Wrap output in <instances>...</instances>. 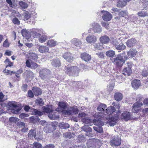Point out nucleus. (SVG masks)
<instances>
[{
    "instance_id": "f257e3e1",
    "label": "nucleus",
    "mask_w": 148,
    "mask_h": 148,
    "mask_svg": "<svg viewBox=\"0 0 148 148\" xmlns=\"http://www.w3.org/2000/svg\"><path fill=\"white\" fill-rule=\"evenodd\" d=\"M127 58L124 53L118 54L115 58H114L113 62L117 66L121 67L122 66Z\"/></svg>"
},
{
    "instance_id": "f03ea898",
    "label": "nucleus",
    "mask_w": 148,
    "mask_h": 148,
    "mask_svg": "<svg viewBox=\"0 0 148 148\" xmlns=\"http://www.w3.org/2000/svg\"><path fill=\"white\" fill-rule=\"evenodd\" d=\"M79 68L76 66H66L65 69L66 73L69 76H77L79 73Z\"/></svg>"
},
{
    "instance_id": "7ed1b4c3",
    "label": "nucleus",
    "mask_w": 148,
    "mask_h": 148,
    "mask_svg": "<svg viewBox=\"0 0 148 148\" xmlns=\"http://www.w3.org/2000/svg\"><path fill=\"white\" fill-rule=\"evenodd\" d=\"M102 144L101 141L98 140H89L86 143L87 147L89 148H99Z\"/></svg>"
},
{
    "instance_id": "20e7f679",
    "label": "nucleus",
    "mask_w": 148,
    "mask_h": 148,
    "mask_svg": "<svg viewBox=\"0 0 148 148\" xmlns=\"http://www.w3.org/2000/svg\"><path fill=\"white\" fill-rule=\"evenodd\" d=\"M102 114V113L96 112L94 115L95 118L93 120V123L95 125L99 127L104 125L103 123L101 120V117H103Z\"/></svg>"
},
{
    "instance_id": "39448f33",
    "label": "nucleus",
    "mask_w": 148,
    "mask_h": 148,
    "mask_svg": "<svg viewBox=\"0 0 148 148\" xmlns=\"http://www.w3.org/2000/svg\"><path fill=\"white\" fill-rule=\"evenodd\" d=\"M78 110L76 106L70 107L67 108L66 110L63 111V114L67 115H72L77 114Z\"/></svg>"
},
{
    "instance_id": "423d86ee",
    "label": "nucleus",
    "mask_w": 148,
    "mask_h": 148,
    "mask_svg": "<svg viewBox=\"0 0 148 148\" xmlns=\"http://www.w3.org/2000/svg\"><path fill=\"white\" fill-rule=\"evenodd\" d=\"M8 104L10 107L12 108L11 112L14 114H17L21 110V107L14 101L9 102Z\"/></svg>"
},
{
    "instance_id": "0eeeda50",
    "label": "nucleus",
    "mask_w": 148,
    "mask_h": 148,
    "mask_svg": "<svg viewBox=\"0 0 148 148\" xmlns=\"http://www.w3.org/2000/svg\"><path fill=\"white\" fill-rule=\"evenodd\" d=\"M121 143V140L119 136L116 135L113 136L111 140L110 144L111 145L118 146Z\"/></svg>"
},
{
    "instance_id": "6e6552de",
    "label": "nucleus",
    "mask_w": 148,
    "mask_h": 148,
    "mask_svg": "<svg viewBox=\"0 0 148 148\" xmlns=\"http://www.w3.org/2000/svg\"><path fill=\"white\" fill-rule=\"evenodd\" d=\"M58 106L59 108H58L56 109V111L59 112H62L63 114V111L66 110V109L67 108V104L63 102H60L58 103Z\"/></svg>"
},
{
    "instance_id": "1a4fd4ad",
    "label": "nucleus",
    "mask_w": 148,
    "mask_h": 148,
    "mask_svg": "<svg viewBox=\"0 0 148 148\" xmlns=\"http://www.w3.org/2000/svg\"><path fill=\"white\" fill-rule=\"evenodd\" d=\"M50 70L44 69L41 70L39 72L40 76L43 80L45 79L47 77L49 74L50 73Z\"/></svg>"
},
{
    "instance_id": "9d476101",
    "label": "nucleus",
    "mask_w": 148,
    "mask_h": 148,
    "mask_svg": "<svg viewBox=\"0 0 148 148\" xmlns=\"http://www.w3.org/2000/svg\"><path fill=\"white\" fill-rule=\"evenodd\" d=\"M101 13L103 14L102 18L103 20L106 21H109L111 20L112 18V15L109 12L105 11H102Z\"/></svg>"
},
{
    "instance_id": "9b49d317",
    "label": "nucleus",
    "mask_w": 148,
    "mask_h": 148,
    "mask_svg": "<svg viewBox=\"0 0 148 148\" xmlns=\"http://www.w3.org/2000/svg\"><path fill=\"white\" fill-rule=\"evenodd\" d=\"M143 103L140 102L138 101L134 103L133 105L132 111L134 113L138 112L139 111V108L142 106Z\"/></svg>"
},
{
    "instance_id": "f8f14e48",
    "label": "nucleus",
    "mask_w": 148,
    "mask_h": 148,
    "mask_svg": "<svg viewBox=\"0 0 148 148\" xmlns=\"http://www.w3.org/2000/svg\"><path fill=\"white\" fill-rule=\"evenodd\" d=\"M107 106L106 105L104 104H101L97 107V109L98 111L101 112V113H102V116L103 117H106V114H105V110Z\"/></svg>"
},
{
    "instance_id": "ddd939ff",
    "label": "nucleus",
    "mask_w": 148,
    "mask_h": 148,
    "mask_svg": "<svg viewBox=\"0 0 148 148\" xmlns=\"http://www.w3.org/2000/svg\"><path fill=\"white\" fill-rule=\"evenodd\" d=\"M62 57L67 61L71 62L73 60L72 55L69 52L65 53L62 55Z\"/></svg>"
},
{
    "instance_id": "4468645a",
    "label": "nucleus",
    "mask_w": 148,
    "mask_h": 148,
    "mask_svg": "<svg viewBox=\"0 0 148 148\" xmlns=\"http://www.w3.org/2000/svg\"><path fill=\"white\" fill-rule=\"evenodd\" d=\"M26 64L27 67L34 69H35L38 67V65L36 63L31 61L29 60H26Z\"/></svg>"
},
{
    "instance_id": "2eb2a0df",
    "label": "nucleus",
    "mask_w": 148,
    "mask_h": 148,
    "mask_svg": "<svg viewBox=\"0 0 148 148\" xmlns=\"http://www.w3.org/2000/svg\"><path fill=\"white\" fill-rule=\"evenodd\" d=\"M132 117L131 113L127 111L124 112L122 113L121 115V118L123 119L126 121H127L130 119Z\"/></svg>"
},
{
    "instance_id": "dca6fc26",
    "label": "nucleus",
    "mask_w": 148,
    "mask_h": 148,
    "mask_svg": "<svg viewBox=\"0 0 148 148\" xmlns=\"http://www.w3.org/2000/svg\"><path fill=\"white\" fill-rule=\"evenodd\" d=\"M108 120L107 121V123L110 125V126H113L116 125V119L114 117H111L110 116L109 117H106Z\"/></svg>"
},
{
    "instance_id": "f3484780",
    "label": "nucleus",
    "mask_w": 148,
    "mask_h": 148,
    "mask_svg": "<svg viewBox=\"0 0 148 148\" xmlns=\"http://www.w3.org/2000/svg\"><path fill=\"white\" fill-rule=\"evenodd\" d=\"M93 29L95 32L100 33L102 31V29L99 25L97 23H93Z\"/></svg>"
},
{
    "instance_id": "a211bd4d",
    "label": "nucleus",
    "mask_w": 148,
    "mask_h": 148,
    "mask_svg": "<svg viewBox=\"0 0 148 148\" xmlns=\"http://www.w3.org/2000/svg\"><path fill=\"white\" fill-rule=\"evenodd\" d=\"M115 111V108L113 106H111L108 107L107 108H106L105 112V113L107 114H106V116L108 117H109L110 116V115Z\"/></svg>"
},
{
    "instance_id": "6ab92c4d",
    "label": "nucleus",
    "mask_w": 148,
    "mask_h": 148,
    "mask_svg": "<svg viewBox=\"0 0 148 148\" xmlns=\"http://www.w3.org/2000/svg\"><path fill=\"white\" fill-rule=\"evenodd\" d=\"M97 39L96 36L93 35H89L87 36L86 38V41L90 43L95 42L97 41Z\"/></svg>"
},
{
    "instance_id": "aec40b11",
    "label": "nucleus",
    "mask_w": 148,
    "mask_h": 148,
    "mask_svg": "<svg viewBox=\"0 0 148 148\" xmlns=\"http://www.w3.org/2000/svg\"><path fill=\"white\" fill-rule=\"evenodd\" d=\"M100 42L102 44H106L108 43L110 41L109 37L107 35L101 36L99 39Z\"/></svg>"
},
{
    "instance_id": "412c9836",
    "label": "nucleus",
    "mask_w": 148,
    "mask_h": 148,
    "mask_svg": "<svg viewBox=\"0 0 148 148\" xmlns=\"http://www.w3.org/2000/svg\"><path fill=\"white\" fill-rule=\"evenodd\" d=\"M123 73L125 75L129 76L132 73L131 67H130L129 65L127 66V67L123 69Z\"/></svg>"
},
{
    "instance_id": "4be33fe9",
    "label": "nucleus",
    "mask_w": 148,
    "mask_h": 148,
    "mask_svg": "<svg viewBox=\"0 0 148 148\" xmlns=\"http://www.w3.org/2000/svg\"><path fill=\"white\" fill-rule=\"evenodd\" d=\"M51 62V64L54 67H59L61 65V63L60 60L57 58L52 60Z\"/></svg>"
},
{
    "instance_id": "5701e85b",
    "label": "nucleus",
    "mask_w": 148,
    "mask_h": 148,
    "mask_svg": "<svg viewBox=\"0 0 148 148\" xmlns=\"http://www.w3.org/2000/svg\"><path fill=\"white\" fill-rule=\"evenodd\" d=\"M81 57L82 59L86 62H88L91 59V57L90 55L86 53H84L81 55Z\"/></svg>"
},
{
    "instance_id": "b1692460",
    "label": "nucleus",
    "mask_w": 148,
    "mask_h": 148,
    "mask_svg": "<svg viewBox=\"0 0 148 148\" xmlns=\"http://www.w3.org/2000/svg\"><path fill=\"white\" fill-rule=\"evenodd\" d=\"M136 40L135 39L132 38L128 40L126 43L128 47H131L134 46L136 43Z\"/></svg>"
},
{
    "instance_id": "393cba45",
    "label": "nucleus",
    "mask_w": 148,
    "mask_h": 148,
    "mask_svg": "<svg viewBox=\"0 0 148 148\" xmlns=\"http://www.w3.org/2000/svg\"><path fill=\"white\" fill-rule=\"evenodd\" d=\"M137 53V51L136 49H131L128 51L127 53L128 56L131 58L134 57Z\"/></svg>"
},
{
    "instance_id": "a878e982",
    "label": "nucleus",
    "mask_w": 148,
    "mask_h": 148,
    "mask_svg": "<svg viewBox=\"0 0 148 148\" xmlns=\"http://www.w3.org/2000/svg\"><path fill=\"white\" fill-rule=\"evenodd\" d=\"M44 31L42 29L37 30V32H32V35L34 38H39L41 36V34L43 33Z\"/></svg>"
},
{
    "instance_id": "bb28decb",
    "label": "nucleus",
    "mask_w": 148,
    "mask_h": 148,
    "mask_svg": "<svg viewBox=\"0 0 148 148\" xmlns=\"http://www.w3.org/2000/svg\"><path fill=\"white\" fill-rule=\"evenodd\" d=\"M82 121L83 123L85 124H89L90 125H92L93 123L92 122V120L87 116L86 117L83 118Z\"/></svg>"
},
{
    "instance_id": "cd10ccee",
    "label": "nucleus",
    "mask_w": 148,
    "mask_h": 148,
    "mask_svg": "<svg viewBox=\"0 0 148 148\" xmlns=\"http://www.w3.org/2000/svg\"><path fill=\"white\" fill-rule=\"evenodd\" d=\"M132 85L133 87L137 88L140 86V81L139 80L135 79L132 82Z\"/></svg>"
},
{
    "instance_id": "c85d7f7f",
    "label": "nucleus",
    "mask_w": 148,
    "mask_h": 148,
    "mask_svg": "<svg viewBox=\"0 0 148 148\" xmlns=\"http://www.w3.org/2000/svg\"><path fill=\"white\" fill-rule=\"evenodd\" d=\"M127 2L126 0H119L117 2V6L118 7H123L127 5Z\"/></svg>"
},
{
    "instance_id": "c756f323",
    "label": "nucleus",
    "mask_w": 148,
    "mask_h": 148,
    "mask_svg": "<svg viewBox=\"0 0 148 148\" xmlns=\"http://www.w3.org/2000/svg\"><path fill=\"white\" fill-rule=\"evenodd\" d=\"M28 56L29 59L28 60H30L31 61H32V60H36L38 58L37 54L35 53H30Z\"/></svg>"
},
{
    "instance_id": "7c9ffc66",
    "label": "nucleus",
    "mask_w": 148,
    "mask_h": 148,
    "mask_svg": "<svg viewBox=\"0 0 148 148\" xmlns=\"http://www.w3.org/2000/svg\"><path fill=\"white\" fill-rule=\"evenodd\" d=\"M71 43L77 47H79L82 44L81 41L79 39L74 38L71 41Z\"/></svg>"
},
{
    "instance_id": "2f4dec72",
    "label": "nucleus",
    "mask_w": 148,
    "mask_h": 148,
    "mask_svg": "<svg viewBox=\"0 0 148 148\" xmlns=\"http://www.w3.org/2000/svg\"><path fill=\"white\" fill-rule=\"evenodd\" d=\"M49 49L48 47L45 46H41L38 48L39 51L41 53L47 52L49 51Z\"/></svg>"
},
{
    "instance_id": "473e14b6",
    "label": "nucleus",
    "mask_w": 148,
    "mask_h": 148,
    "mask_svg": "<svg viewBox=\"0 0 148 148\" xmlns=\"http://www.w3.org/2000/svg\"><path fill=\"white\" fill-rule=\"evenodd\" d=\"M32 90L35 95L38 96L41 94L42 92L39 88L34 87L32 88Z\"/></svg>"
},
{
    "instance_id": "72a5a7b5",
    "label": "nucleus",
    "mask_w": 148,
    "mask_h": 148,
    "mask_svg": "<svg viewBox=\"0 0 148 148\" xmlns=\"http://www.w3.org/2000/svg\"><path fill=\"white\" fill-rule=\"evenodd\" d=\"M48 116L50 119L52 120L57 119L59 117V115L57 113H50L48 114Z\"/></svg>"
},
{
    "instance_id": "f704fd0d",
    "label": "nucleus",
    "mask_w": 148,
    "mask_h": 148,
    "mask_svg": "<svg viewBox=\"0 0 148 148\" xmlns=\"http://www.w3.org/2000/svg\"><path fill=\"white\" fill-rule=\"evenodd\" d=\"M123 95L120 92H116L114 95V98L116 101H121L122 99Z\"/></svg>"
},
{
    "instance_id": "c9c22d12",
    "label": "nucleus",
    "mask_w": 148,
    "mask_h": 148,
    "mask_svg": "<svg viewBox=\"0 0 148 148\" xmlns=\"http://www.w3.org/2000/svg\"><path fill=\"white\" fill-rule=\"evenodd\" d=\"M63 137L66 138H71L74 137L75 135L73 132H66L63 134Z\"/></svg>"
},
{
    "instance_id": "e433bc0d",
    "label": "nucleus",
    "mask_w": 148,
    "mask_h": 148,
    "mask_svg": "<svg viewBox=\"0 0 148 148\" xmlns=\"http://www.w3.org/2000/svg\"><path fill=\"white\" fill-rule=\"evenodd\" d=\"M42 35L41 34V36H40L39 38V41L41 43L44 42L47 40V36L44 35L45 34L43 32V34H42Z\"/></svg>"
},
{
    "instance_id": "4c0bfd02",
    "label": "nucleus",
    "mask_w": 148,
    "mask_h": 148,
    "mask_svg": "<svg viewBox=\"0 0 148 148\" xmlns=\"http://www.w3.org/2000/svg\"><path fill=\"white\" fill-rule=\"evenodd\" d=\"M59 127L61 129H66L70 127V125L67 123L62 122L60 123Z\"/></svg>"
},
{
    "instance_id": "58836bf2",
    "label": "nucleus",
    "mask_w": 148,
    "mask_h": 148,
    "mask_svg": "<svg viewBox=\"0 0 148 148\" xmlns=\"http://www.w3.org/2000/svg\"><path fill=\"white\" fill-rule=\"evenodd\" d=\"M28 137L30 138L34 137L36 139V132L35 130L34 129L30 130L28 133Z\"/></svg>"
},
{
    "instance_id": "ea45409f",
    "label": "nucleus",
    "mask_w": 148,
    "mask_h": 148,
    "mask_svg": "<svg viewBox=\"0 0 148 148\" xmlns=\"http://www.w3.org/2000/svg\"><path fill=\"white\" fill-rule=\"evenodd\" d=\"M57 45L56 41L53 40H50L47 42V45L49 47H52L56 46Z\"/></svg>"
},
{
    "instance_id": "a19ab883",
    "label": "nucleus",
    "mask_w": 148,
    "mask_h": 148,
    "mask_svg": "<svg viewBox=\"0 0 148 148\" xmlns=\"http://www.w3.org/2000/svg\"><path fill=\"white\" fill-rule=\"evenodd\" d=\"M119 15L122 17H125V18H127L128 17V12L126 10L121 11L119 13Z\"/></svg>"
},
{
    "instance_id": "79ce46f5",
    "label": "nucleus",
    "mask_w": 148,
    "mask_h": 148,
    "mask_svg": "<svg viewBox=\"0 0 148 148\" xmlns=\"http://www.w3.org/2000/svg\"><path fill=\"white\" fill-rule=\"evenodd\" d=\"M126 46L122 43L120 42L115 47L117 50H122L125 48Z\"/></svg>"
},
{
    "instance_id": "37998d69",
    "label": "nucleus",
    "mask_w": 148,
    "mask_h": 148,
    "mask_svg": "<svg viewBox=\"0 0 148 148\" xmlns=\"http://www.w3.org/2000/svg\"><path fill=\"white\" fill-rule=\"evenodd\" d=\"M23 15L24 16V20H28L31 16V14L30 12L25 11L23 13Z\"/></svg>"
},
{
    "instance_id": "c03bdc74",
    "label": "nucleus",
    "mask_w": 148,
    "mask_h": 148,
    "mask_svg": "<svg viewBox=\"0 0 148 148\" xmlns=\"http://www.w3.org/2000/svg\"><path fill=\"white\" fill-rule=\"evenodd\" d=\"M82 128L83 131H84L86 132H91L92 131V129L88 125H84L82 127Z\"/></svg>"
},
{
    "instance_id": "a18cd8bd",
    "label": "nucleus",
    "mask_w": 148,
    "mask_h": 148,
    "mask_svg": "<svg viewBox=\"0 0 148 148\" xmlns=\"http://www.w3.org/2000/svg\"><path fill=\"white\" fill-rule=\"evenodd\" d=\"M138 15L140 17H145L147 15V13L146 11L142 10L138 12Z\"/></svg>"
},
{
    "instance_id": "49530a36",
    "label": "nucleus",
    "mask_w": 148,
    "mask_h": 148,
    "mask_svg": "<svg viewBox=\"0 0 148 148\" xmlns=\"http://www.w3.org/2000/svg\"><path fill=\"white\" fill-rule=\"evenodd\" d=\"M106 55L109 57H112L115 55V52L113 50H109L107 51L106 53Z\"/></svg>"
},
{
    "instance_id": "de8ad7c7",
    "label": "nucleus",
    "mask_w": 148,
    "mask_h": 148,
    "mask_svg": "<svg viewBox=\"0 0 148 148\" xmlns=\"http://www.w3.org/2000/svg\"><path fill=\"white\" fill-rule=\"evenodd\" d=\"M33 114L35 115L40 116L43 114V112L37 109H34L33 111Z\"/></svg>"
},
{
    "instance_id": "09e8293b",
    "label": "nucleus",
    "mask_w": 148,
    "mask_h": 148,
    "mask_svg": "<svg viewBox=\"0 0 148 148\" xmlns=\"http://www.w3.org/2000/svg\"><path fill=\"white\" fill-rule=\"evenodd\" d=\"M58 123L56 121H54L53 122H52L51 123V126L52 127V128L51 130L52 131H54L56 129V127H57L58 126Z\"/></svg>"
},
{
    "instance_id": "8fccbe9b",
    "label": "nucleus",
    "mask_w": 148,
    "mask_h": 148,
    "mask_svg": "<svg viewBox=\"0 0 148 148\" xmlns=\"http://www.w3.org/2000/svg\"><path fill=\"white\" fill-rule=\"evenodd\" d=\"M19 4L20 6L23 9H25L28 7L27 4L26 3L23 1H21L19 2Z\"/></svg>"
},
{
    "instance_id": "3c124183",
    "label": "nucleus",
    "mask_w": 148,
    "mask_h": 148,
    "mask_svg": "<svg viewBox=\"0 0 148 148\" xmlns=\"http://www.w3.org/2000/svg\"><path fill=\"white\" fill-rule=\"evenodd\" d=\"M120 42V40L119 39L118 40H116V39H113L112 42V44L115 46V48L118 44Z\"/></svg>"
},
{
    "instance_id": "603ef678",
    "label": "nucleus",
    "mask_w": 148,
    "mask_h": 148,
    "mask_svg": "<svg viewBox=\"0 0 148 148\" xmlns=\"http://www.w3.org/2000/svg\"><path fill=\"white\" fill-rule=\"evenodd\" d=\"M77 139L80 142H84L86 140V138L84 136L82 135H80L78 136Z\"/></svg>"
},
{
    "instance_id": "864d4df0",
    "label": "nucleus",
    "mask_w": 148,
    "mask_h": 148,
    "mask_svg": "<svg viewBox=\"0 0 148 148\" xmlns=\"http://www.w3.org/2000/svg\"><path fill=\"white\" fill-rule=\"evenodd\" d=\"M36 103L38 104L40 106H42L44 104V102L43 101L42 99L40 98L36 99Z\"/></svg>"
},
{
    "instance_id": "5fc2aeb1",
    "label": "nucleus",
    "mask_w": 148,
    "mask_h": 148,
    "mask_svg": "<svg viewBox=\"0 0 148 148\" xmlns=\"http://www.w3.org/2000/svg\"><path fill=\"white\" fill-rule=\"evenodd\" d=\"M19 119L15 117H11L9 119V121L11 123H15L16 122L18 121Z\"/></svg>"
},
{
    "instance_id": "6e6d98bb",
    "label": "nucleus",
    "mask_w": 148,
    "mask_h": 148,
    "mask_svg": "<svg viewBox=\"0 0 148 148\" xmlns=\"http://www.w3.org/2000/svg\"><path fill=\"white\" fill-rule=\"evenodd\" d=\"M44 111L47 113H49L52 111L51 108L50 107H45L43 109Z\"/></svg>"
},
{
    "instance_id": "4d7b16f0",
    "label": "nucleus",
    "mask_w": 148,
    "mask_h": 148,
    "mask_svg": "<svg viewBox=\"0 0 148 148\" xmlns=\"http://www.w3.org/2000/svg\"><path fill=\"white\" fill-rule=\"evenodd\" d=\"M33 146V148H41L42 147L41 144L38 143H34Z\"/></svg>"
},
{
    "instance_id": "13d9d810",
    "label": "nucleus",
    "mask_w": 148,
    "mask_h": 148,
    "mask_svg": "<svg viewBox=\"0 0 148 148\" xmlns=\"http://www.w3.org/2000/svg\"><path fill=\"white\" fill-rule=\"evenodd\" d=\"M13 23L15 24L19 25L20 24V21L17 18L15 17L12 19Z\"/></svg>"
},
{
    "instance_id": "bf43d9fd",
    "label": "nucleus",
    "mask_w": 148,
    "mask_h": 148,
    "mask_svg": "<svg viewBox=\"0 0 148 148\" xmlns=\"http://www.w3.org/2000/svg\"><path fill=\"white\" fill-rule=\"evenodd\" d=\"M16 125L19 127H25V123L22 122L20 121L17 123Z\"/></svg>"
},
{
    "instance_id": "052dcab7",
    "label": "nucleus",
    "mask_w": 148,
    "mask_h": 148,
    "mask_svg": "<svg viewBox=\"0 0 148 148\" xmlns=\"http://www.w3.org/2000/svg\"><path fill=\"white\" fill-rule=\"evenodd\" d=\"M22 36L24 37H26L27 36L28 33L26 30H22L21 32Z\"/></svg>"
},
{
    "instance_id": "680f3d73",
    "label": "nucleus",
    "mask_w": 148,
    "mask_h": 148,
    "mask_svg": "<svg viewBox=\"0 0 148 148\" xmlns=\"http://www.w3.org/2000/svg\"><path fill=\"white\" fill-rule=\"evenodd\" d=\"M87 116V115L84 112L79 113L78 115V117H81L82 118V119L83 118L86 117Z\"/></svg>"
},
{
    "instance_id": "e2e57ef3",
    "label": "nucleus",
    "mask_w": 148,
    "mask_h": 148,
    "mask_svg": "<svg viewBox=\"0 0 148 148\" xmlns=\"http://www.w3.org/2000/svg\"><path fill=\"white\" fill-rule=\"evenodd\" d=\"M25 73H27L28 74H29L28 76V75H27V77H33V73L30 71H26L25 72Z\"/></svg>"
},
{
    "instance_id": "0e129e2a",
    "label": "nucleus",
    "mask_w": 148,
    "mask_h": 148,
    "mask_svg": "<svg viewBox=\"0 0 148 148\" xmlns=\"http://www.w3.org/2000/svg\"><path fill=\"white\" fill-rule=\"evenodd\" d=\"M28 95L29 97L32 98L34 97V95L32 91L29 90L28 91Z\"/></svg>"
},
{
    "instance_id": "69168bd1",
    "label": "nucleus",
    "mask_w": 148,
    "mask_h": 148,
    "mask_svg": "<svg viewBox=\"0 0 148 148\" xmlns=\"http://www.w3.org/2000/svg\"><path fill=\"white\" fill-rule=\"evenodd\" d=\"M29 116V115L28 114L24 113H22L20 115L19 117L20 118L23 119L25 118L26 117L28 116Z\"/></svg>"
},
{
    "instance_id": "338daca9",
    "label": "nucleus",
    "mask_w": 148,
    "mask_h": 148,
    "mask_svg": "<svg viewBox=\"0 0 148 148\" xmlns=\"http://www.w3.org/2000/svg\"><path fill=\"white\" fill-rule=\"evenodd\" d=\"M39 123L43 126H45L47 124V122L45 120H42L39 122Z\"/></svg>"
},
{
    "instance_id": "774afa93",
    "label": "nucleus",
    "mask_w": 148,
    "mask_h": 148,
    "mask_svg": "<svg viewBox=\"0 0 148 148\" xmlns=\"http://www.w3.org/2000/svg\"><path fill=\"white\" fill-rule=\"evenodd\" d=\"M94 48L96 49H100V46H101L99 43H95L93 45Z\"/></svg>"
}]
</instances>
